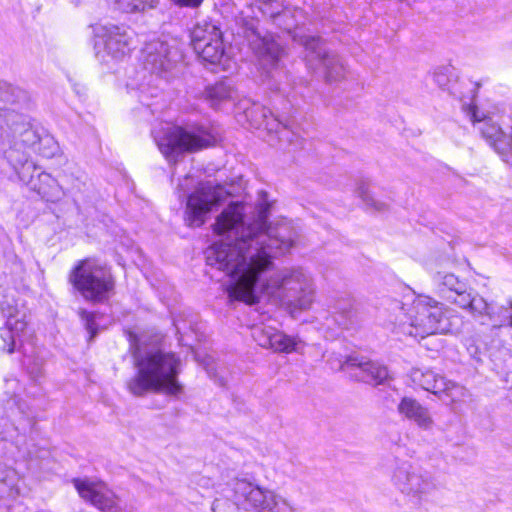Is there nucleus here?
I'll return each instance as SVG.
<instances>
[{"mask_svg":"<svg viewBox=\"0 0 512 512\" xmlns=\"http://www.w3.org/2000/svg\"><path fill=\"white\" fill-rule=\"evenodd\" d=\"M354 316L355 313L352 311V309H348L335 317V321L343 329H349L354 324Z\"/></svg>","mask_w":512,"mask_h":512,"instance_id":"obj_37","label":"nucleus"},{"mask_svg":"<svg viewBox=\"0 0 512 512\" xmlns=\"http://www.w3.org/2000/svg\"><path fill=\"white\" fill-rule=\"evenodd\" d=\"M19 481V475L14 469L0 465V500H15L19 495Z\"/></svg>","mask_w":512,"mask_h":512,"instance_id":"obj_23","label":"nucleus"},{"mask_svg":"<svg viewBox=\"0 0 512 512\" xmlns=\"http://www.w3.org/2000/svg\"><path fill=\"white\" fill-rule=\"evenodd\" d=\"M245 37L260 66L274 68L285 55V48L272 34L262 35L254 22L246 24Z\"/></svg>","mask_w":512,"mask_h":512,"instance_id":"obj_12","label":"nucleus"},{"mask_svg":"<svg viewBox=\"0 0 512 512\" xmlns=\"http://www.w3.org/2000/svg\"><path fill=\"white\" fill-rule=\"evenodd\" d=\"M466 347L467 351L474 359H480V350L478 346L474 344V340L472 338L466 339Z\"/></svg>","mask_w":512,"mask_h":512,"instance_id":"obj_41","label":"nucleus"},{"mask_svg":"<svg viewBox=\"0 0 512 512\" xmlns=\"http://www.w3.org/2000/svg\"><path fill=\"white\" fill-rule=\"evenodd\" d=\"M193 49L198 48V44H210L216 39L222 38V32L219 27L209 21L198 22L190 33Z\"/></svg>","mask_w":512,"mask_h":512,"instance_id":"obj_24","label":"nucleus"},{"mask_svg":"<svg viewBox=\"0 0 512 512\" xmlns=\"http://www.w3.org/2000/svg\"><path fill=\"white\" fill-rule=\"evenodd\" d=\"M175 327H176V330H177V331H179V330H180V329H179V327H178V325H177L176 323H175Z\"/></svg>","mask_w":512,"mask_h":512,"instance_id":"obj_43","label":"nucleus"},{"mask_svg":"<svg viewBox=\"0 0 512 512\" xmlns=\"http://www.w3.org/2000/svg\"><path fill=\"white\" fill-rule=\"evenodd\" d=\"M275 132L278 135L280 142L287 143L293 147H300L302 144L301 138L293 132L288 126L284 125L276 119L274 122Z\"/></svg>","mask_w":512,"mask_h":512,"instance_id":"obj_33","label":"nucleus"},{"mask_svg":"<svg viewBox=\"0 0 512 512\" xmlns=\"http://www.w3.org/2000/svg\"><path fill=\"white\" fill-rule=\"evenodd\" d=\"M34 173L35 172H31L30 180L22 182L29 186L31 190L37 192L46 201H58L62 197L63 192L57 180L46 172H39L37 179H35Z\"/></svg>","mask_w":512,"mask_h":512,"instance_id":"obj_18","label":"nucleus"},{"mask_svg":"<svg viewBox=\"0 0 512 512\" xmlns=\"http://www.w3.org/2000/svg\"><path fill=\"white\" fill-rule=\"evenodd\" d=\"M137 374L128 382L129 391L141 396L147 391L178 395L182 387L177 382L179 359L173 353L162 351L134 353Z\"/></svg>","mask_w":512,"mask_h":512,"instance_id":"obj_3","label":"nucleus"},{"mask_svg":"<svg viewBox=\"0 0 512 512\" xmlns=\"http://www.w3.org/2000/svg\"><path fill=\"white\" fill-rule=\"evenodd\" d=\"M25 92L7 82L0 81V101L9 104H15L24 99Z\"/></svg>","mask_w":512,"mask_h":512,"instance_id":"obj_31","label":"nucleus"},{"mask_svg":"<svg viewBox=\"0 0 512 512\" xmlns=\"http://www.w3.org/2000/svg\"><path fill=\"white\" fill-rule=\"evenodd\" d=\"M485 308L478 311L476 317L486 318L482 324H490L493 330L506 326L509 318V309L504 305L496 306L485 300Z\"/></svg>","mask_w":512,"mask_h":512,"instance_id":"obj_25","label":"nucleus"},{"mask_svg":"<svg viewBox=\"0 0 512 512\" xmlns=\"http://www.w3.org/2000/svg\"><path fill=\"white\" fill-rule=\"evenodd\" d=\"M434 282L438 285L442 293L454 294L456 291L466 289V283L461 281L453 273L445 271H437L433 276Z\"/></svg>","mask_w":512,"mask_h":512,"instance_id":"obj_28","label":"nucleus"},{"mask_svg":"<svg viewBox=\"0 0 512 512\" xmlns=\"http://www.w3.org/2000/svg\"><path fill=\"white\" fill-rule=\"evenodd\" d=\"M394 300L390 309L395 313V328L399 333L414 338H425L451 331V323L444 307L428 296H418L406 307Z\"/></svg>","mask_w":512,"mask_h":512,"instance_id":"obj_2","label":"nucleus"},{"mask_svg":"<svg viewBox=\"0 0 512 512\" xmlns=\"http://www.w3.org/2000/svg\"><path fill=\"white\" fill-rule=\"evenodd\" d=\"M81 318L85 321L86 329L91 333V336L93 337L96 333V326H95V316L93 313H90L86 310L80 311Z\"/></svg>","mask_w":512,"mask_h":512,"instance_id":"obj_38","label":"nucleus"},{"mask_svg":"<svg viewBox=\"0 0 512 512\" xmlns=\"http://www.w3.org/2000/svg\"><path fill=\"white\" fill-rule=\"evenodd\" d=\"M69 283L88 302L107 301L115 288V280L106 265L94 258L79 260L69 273Z\"/></svg>","mask_w":512,"mask_h":512,"instance_id":"obj_4","label":"nucleus"},{"mask_svg":"<svg viewBox=\"0 0 512 512\" xmlns=\"http://www.w3.org/2000/svg\"><path fill=\"white\" fill-rule=\"evenodd\" d=\"M398 413L404 418L415 423L420 429L430 430L434 421L427 407L412 397H403L397 405Z\"/></svg>","mask_w":512,"mask_h":512,"instance_id":"obj_16","label":"nucleus"},{"mask_svg":"<svg viewBox=\"0 0 512 512\" xmlns=\"http://www.w3.org/2000/svg\"><path fill=\"white\" fill-rule=\"evenodd\" d=\"M229 193L222 185H214L211 181L201 183L188 197L185 222L189 227H200L215 205L224 201Z\"/></svg>","mask_w":512,"mask_h":512,"instance_id":"obj_8","label":"nucleus"},{"mask_svg":"<svg viewBox=\"0 0 512 512\" xmlns=\"http://www.w3.org/2000/svg\"><path fill=\"white\" fill-rule=\"evenodd\" d=\"M161 153L168 161L175 162L185 152H194L208 147L211 137L203 131L190 132L179 126H167L154 135Z\"/></svg>","mask_w":512,"mask_h":512,"instance_id":"obj_6","label":"nucleus"},{"mask_svg":"<svg viewBox=\"0 0 512 512\" xmlns=\"http://www.w3.org/2000/svg\"><path fill=\"white\" fill-rule=\"evenodd\" d=\"M236 95L237 91L229 79L216 82L205 89V98L213 107L234 100Z\"/></svg>","mask_w":512,"mask_h":512,"instance_id":"obj_22","label":"nucleus"},{"mask_svg":"<svg viewBox=\"0 0 512 512\" xmlns=\"http://www.w3.org/2000/svg\"><path fill=\"white\" fill-rule=\"evenodd\" d=\"M0 336L4 342L3 350L8 353L14 352L17 336L7 324L0 329Z\"/></svg>","mask_w":512,"mask_h":512,"instance_id":"obj_35","label":"nucleus"},{"mask_svg":"<svg viewBox=\"0 0 512 512\" xmlns=\"http://www.w3.org/2000/svg\"><path fill=\"white\" fill-rule=\"evenodd\" d=\"M115 9L124 13H145L155 9L159 0H110Z\"/></svg>","mask_w":512,"mask_h":512,"instance_id":"obj_29","label":"nucleus"},{"mask_svg":"<svg viewBox=\"0 0 512 512\" xmlns=\"http://www.w3.org/2000/svg\"><path fill=\"white\" fill-rule=\"evenodd\" d=\"M169 1L178 7L191 8V9L198 8L203 2V0H169Z\"/></svg>","mask_w":512,"mask_h":512,"instance_id":"obj_39","label":"nucleus"},{"mask_svg":"<svg viewBox=\"0 0 512 512\" xmlns=\"http://www.w3.org/2000/svg\"><path fill=\"white\" fill-rule=\"evenodd\" d=\"M355 193L358 197H360L364 203L367 205L375 207L377 210H382L384 207L383 203L377 202L374 198L369 194L368 187L365 184H360Z\"/></svg>","mask_w":512,"mask_h":512,"instance_id":"obj_36","label":"nucleus"},{"mask_svg":"<svg viewBox=\"0 0 512 512\" xmlns=\"http://www.w3.org/2000/svg\"><path fill=\"white\" fill-rule=\"evenodd\" d=\"M181 59L182 55L175 42L170 43L160 38L146 42L141 50L144 69L159 76L171 72Z\"/></svg>","mask_w":512,"mask_h":512,"instance_id":"obj_10","label":"nucleus"},{"mask_svg":"<svg viewBox=\"0 0 512 512\" xmlns=\"http://www.w3.org/2000/svg\"><path fill=\"white\" fill-rule=\"evenodd\" d=\"M394 487L414 504L426 502L437 490L433 475L409 461H398L392 472Z\"/></svg>","mask_w":512,"mask_h":512,"instance_id":"obj_5","label":"nucleus"},{"mask_svg":"<svg viewBox=\"0 0 512 512\" xmlns=\"http://www.w3.org/2000/svg\"><path fill=\"white\" fill-rule=\"evenodd\" d=\"M299 42L304 47L307 66L313 70L322 67L326 82H339L346 77L347 68L342 59L328 51L321 37L304 35Z\"/></svg>","mask_w":512,"mask_h":512,"instance_id":"obj_7","label":"nucleus"},{"mask_svg":"<svg viewBox=\"0 0 512 512\" xmlns=\"http://www.w3.org/2000/svg\"><path fill=\"white\" fill-rule=\"evenodd\" d=\"M0 311L7 318V325L12 329L17 338L25 331L27 323L22 318H18L19 311L15 305L13 295H0Z\"/></svg>","mask_w":512,"mask_h":512,"instance_id":"obj_21","label":"nucleus"},{"mask_svg":"<svg viewBox=\"0 0 512 512\" xmlns=\"http://www.w3.org/2000/svg\"><path fill=\"white\" fill-rule=\"evenodd\" d=\"M448 300L452 301L462 309H468L474 317H476L479 310L484 309L485 299L478 295L468 292V289L456 291L452 295L446 296Z\"/></svg>","mask_w":512,"mask_h":512,"instance_id":"obj_26","label":"nucleus"},{"mask_svg":"<svg viewBox=\"0 0 512 512\" xmlns=\"http://www.w3.org/2000/svg\"><path fill=\"white\" fill-rule=\"evenodd\" d=\"M1 125L4 136L0 142V148L3 149L4 158L21 182L30 180L31 172L37 171L36 164L30 160V155L26 150L31 146L23 144L18 134L15 137L12 136L11 130L5 121H2Z\"/></svg>","mask_w":512,"mask_h":512,"instance_id":"obj_11","label":"nucleus"},{"mask_svg":"<svg viewBox=\"0 0 512 512\" xmlns=\"http://www.w3.org/2000/svg\"><path fill=\"white\" fill-rule=\"evenodd\" d=\"M244 113L247 120L250 122L251 127H263L268 130L274 129V122H276V118L272 116L269 109L258 104H253L251 107L246 108Z\"/></svg>","mask_w":512,"mask_h":512,"instance_id":"obj_27","label":"nucleus"},{"mask_svg":"<svg viewBox=\"0 0 512 512\" xmlns=\"http://www.w3.org/2000/svg\"><path fill=\"white\" fill-rule=\"evenodd\" d=\"M268 205L244 216V206L232 203L216 218L213 231L224 239L205 251L207 265L229 277V299L255 304L261 298L295 310H307L315 298L314 282L301 266L275 271L274 259L290 251L298 238L293 222L267 223Z\"/></svg>","mask_w":512,"mask_h":512,"instance_id":"obj_1","label":"nucleus"},{"mask_svg":"<svg viewBox=\"0 0 512 512\" xmlns=\"http://www.w3.org/2000/svg\"><path fill=\"white\" fill-rule=\"evenodd\" d=\"M277 329L266 325H255L252 328V337L263 348H270Z\"/></svg>","mask_w":512,"mask_h":512,"instance_id":"obj_32","label":"nucleus"},{"mask_svg":"<svg viewBox=\"0 0 512 512\" xmlns=\"http://www.w3.org/2000/svg\"><path fill=\"white\" fill-rule=\"evenodd\" d=\"M27 369L33 378H37L42 374V360H36L33 364L26 363Z\"/></svg>","mask_w":512,"mask_h":512,"instance_id":"obj_40","label":"nucleus"},{"mask_svg":"<svg viewBox=\"0 0 512 512\" xmlns=\"http://www.w3.org/2000/svg\"><path fill=\"white\" fill-rule=\"evenodd\" d=\"M247 4L256 7L263 16L269 17L283 30L290 32L296 26L293 11L284 6L282 0H247Z\"/></svg>","mask_w":512,"mask_h":512,"instance_id":"obj_15","label":"nucleus"},{"mask_svg":"<svg viewBox=\"0 0 512 512\" xmlns=\"http://www.w3.org/2000/svg\"><path fill=\"white\" fill-rule=\"evenodd\" d=\"M72 483L82 499L102 512H118L119 499L103 481L75 478Z\"/></svg>","mask_w":512,"mask_h":512,"instance_id":"obj_14","label":"nucleus"},{"mask_svg":"<svg viewBox=\"0 0 512 512\" xmlns=\"http://www.w3.org/2000/svg\"><path fill=\"white\" fill-rule=\"evenodd\" d=\"M411 380L439 397L446 396L451 402H457L467 396V390L456 382L446 380L443 376L436 374L430 369L412 368L410 371Z\"/></svg>","mask_w":512,"mask_h":512,"instance_id":"obj_13","label":"nucleus"},{"mask_svg":"<svg viewBox=\"0 0 512 512\" xmlns=\"http://www.w3.org/2000/svg\"><path fill=\"white\" fill-rule=\"evenodd\" d=\"M194 51L206 62L212 65H218L222 70L231 69L232 60L226 52L223 39H216L210 44H198Z\"/></svg>","mask_w":512,"mask_h":512,"instance_id":"obj_19","label":"nucleus"},{"mask_svg":"<svg viewBox=\"0 0 512 512\" xmlns=\"http://www.w3.org/2000/svg\"><path fill=\"white\" fill-rule=\"evenodd\" d=\"M95 34L98 39L96 45L103 46L106 55L116 61L130 57L137 47L136 33L126 25H100Z\"/></svg>","mask_w":512,"mask_h":512,"instance_id":"obj_9","label":"nucleus"},{"mask_svg":"<svg viewBox=\"0 0 512 512\" xmlns=\"http://www.w3.org/2000/svg\"><path fill=\"white\" fill-rule=\"evenodd\" d=\"M347 365L358 368L361 372L360 378L365 382L375 385L384 383L390 377L386 366L371 361H364L355 356L348 358Z\"/></svg>","mask_w":512,"mask_h":512,"instance_id":"obj_20","label":"nucleus"},{"mask_svg":"<svg viewBox=\"0 0 512 512\" xmlns=\"http://www.w3.org/2000/svg\"><path fill=\"white\" fill-rule=\"evenodd\" d=\"M301 344L302 341L299 338L288 336L285 333L276 330L273 342L269 349H272L275 352L292 353L297 351Z\"/></svg>","mask_w":512,"mask_h":512,"instance_id":"obj_30","label":"nucleus"},{"mask_svg":"<svg viewBox=\"0 0 512 512\" xmlns=\"http://www.w3.org/2000/svg\"><path fill=\"white\" fill-rule=\"evenodd\" d=\"M471 120L477 125L481 135L495 148H502L505 144L502 142L504 135L500 125L491 117L485 114H480L478 109L473 108L471 111Z\"/></svg>","mask_w":512,"mask_h":512,"instance_id":"obj_17","label":"nucleus"},{"mask_svg":"<svg viewBox=\"0 0 512 512\" xmlns=\"http://www.w3.org/2000/svg\"><path fill=\"white\" fill-rule=\"evenodd\" d=\"M275 132L278 135L280 142L287 143L293 147H300L302 144L301 138L293 132L288 126L284 125L276 119L274 122Z\"/></svg>","mask_w":512,"mask_h":512,"instance_id":"obj_34","label":"nucleus"},{"mask_svg":"<svg viewBox=\"0 0 512 512\" xmlns=\"http://www.w3.org/2000/svg\"><path fill=\"white\" fill-rule=\"evenodd\" d=\"M506 326L512 328V312H509V318L508 321L506 322Z\"/></svg>","mask_w":512,"mask_h":512,"instance_id":"obj_42","label":"nucleus"}]
</instances>
